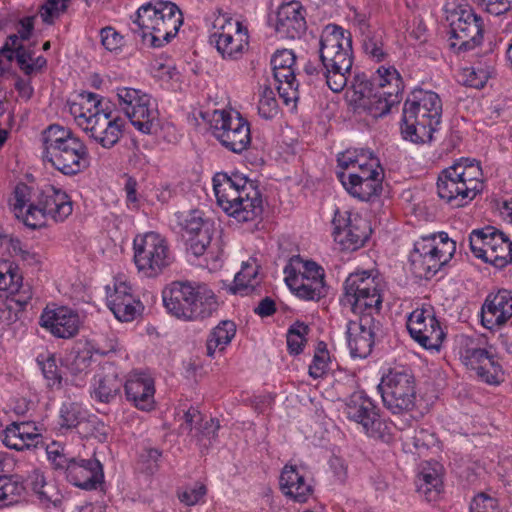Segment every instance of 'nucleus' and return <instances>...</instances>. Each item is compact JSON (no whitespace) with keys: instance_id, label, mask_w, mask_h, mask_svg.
<instances>
[{"instance_id":"f257e3e1","label":"nucleus","mask_w":512,"mask_h":512,"mask_svg":"<svg viewBox=\"0 0 512 512\" xmlns=\"http://www.w3.org/2000/svg\"><path fill=\"white\" fill-rule=\"evenodd\" d=\"M9 205L16 218L31 229L44 227L48 217L55 222H63L73 211L69 195L51 185L34 191L25 183H18Z\"/></svg>"},{"instance_id":"f03ea898","label":"nucleus","mask_w":512,"mask_h":512,"mask_svg":"<svg viewBox=\"0 0 512 512\" xmlns=\"http://www.w3.org/2000/svg\"><path fill=\"white\" fill-rule=\"evenodd\" d=\"M69 111L77 126L105 149L114 147L123 135V119L105 112L95 93H80L77 100L70 103Z\"/></svg>"},{"instance_id":"7ed1b4c3","label":"nucleus","mask_w":512,"mask_h":512,"mask_svg":"<svg viewBox=\"0 0 512 512\" xmlns=\"http://www.w3.org/2000/svg\"><path fill=\"white\" fill-rule=\"evenodd\" d=\"M319 53L327 86L335 93L341 92L348 84L353 64L350 32L335 24L327 25L320 37Z\"/></svg>"},{"instance_id":"20e7f679","label":"nucleus","mask_w":512,"mask_h":512,"mask_svg":"<svg viewBox=\"0 0 512 512\" xmlns=\"http://www.w3.org/2000/svg\"><path fill=\"white\" fill-rule=\"evenodd\" d=\"M442 103L432 91L414 90L403 107L401 134L413 143H426L432 140L433 132L440 125Z\"/></svg>"},{"instance_id":"39448f33","label":"nucleus","mask_w":512,"mask_h":512,"mask_svg":"<svg viewBox=\"0 0 512 512\" xmlns=\"http://www.w3.org/2000/svg\"><path fill=\"white\" fill-rule=\"evenodd\" d=\"M163 303L169 313L184 320L205 319L218 309L216 296L206 285L182 281L163 290Z\"/></svg>"},{"instance_id":"423d86ee","label":"nucleus","mask_w":512,"mask_h":512,"mask_svg":"<svg viewBox=\"0 0 512 512\" xmlns=\"http://www.w3.org/2000/svg\"><path fill=\"white\" fill-rule=\"evenodd\" d=\"M44 157L65 175H75L89 165L88 150L70 129L50 125L43 132Z\"/></svg>"},{"instance_id":"0eeeda50","label":"nucleus","mask_w":512,"mask_h":512,"mask_svg":"<svg viewBox=\"0 0 512 512\" xmlns=\"http://www.w3.org/2000/svg\"><path fill=\"white\" fill-rule=\"evenodd\" d=\"M182 22V13L172 2L143 5L135 20L142 37L150 36L154 47H161L175 37Z\"/></svg>"},{"instance_id":"6e6552de","label":"nucleus","mask_w":512,"mask_h":512,"mask_svg":"<svg viewBox=\"0 0 512 512\" xmlns=\"http://www.w3.org/2000/svg\"><path fill=\"white\" fill-rule=\"evenodd\" d=\"M450 10V49L459 59L475 57V49L481 44V23L465 0H455Z\"/></svg>"},{"instance_id":"1a4fd4ad","label":"nucleus","mask_w":512,"mask_h":512,"mask_svg":"<svg viewBox=\"0 0 512 512\" xmlns=\"http://www.w3.org/2000/svg\"><path fill=\"white\" fill-rule=\"evenodd\" d=\"M133 250L138 271L150 278L160 275L173 260L167 240L156 232L137 235Z\"/></svg>"},{"instance_id":"9d476101","label":"nucleus","mask_w":512,"mask_h":512,"mask_svg":"<svg viewBox=\"0 0 512 512\" xmlns=\"http://www.w3.org/2000/svg\"><path fill=\"white\" fill-rule=\"evenodd\" d=\"M210 42L215 44L218 53L225 60L242 58L249 48L247 27L226 14H219L213 21Z\"/></svg>"},{"instance_id":"9b49d317","label":"nucleus","mask_w":512,"mask_h":512,"mask_svg":"<svg viewBox=\"0 0 512 512\" xmlns=\"http://www.w3.org/2000/svg\"><path fill=\"white\" fill-rule=\"evenodd\" d=\"M382 400L394 414L411 411L415 406L416 386L413 374L406 370H391L378 385Z\"/></svg>"},{"instance_id":"f8f14e48","label":"nucleus","mask_w":512,"mask_h":512,"mask_svg":"<svg viewBox=\"0 0 512 512\" xmlns=\"http://www.w3.org/2000/svg\"><path fill=\"white\" fill-rule=\"evenodd\" d=\"M470 247L475 257L498 269L512 262V242L494 227L474 230L470 235Z\"/></svg>"},{"instance_id":"ddd939ff","label":"nucleus","mask_w":512,"mask_h":512,"mask_svg":"<svg viewBox=\"0 0 512 512\" xmlns=\"http://www.w3.org/2000/svg\"><path fill=\"white\" fill-rule=\"evenodd\" d=\"M211 129L222 146L233 153H241L251 144L250 125L237 112L214 111Z\"/></svg>"},{"instance_id":"4468645a","label":"nucleus","mask_w":512,"mask_h":512,"mask_svg":"<svg viewBox=\"0 0 512 512\" xmlns=\"http://www.w3.org/2000/svg\"><path fill=\"white\" fill-rule=\"evenodd\" d=\"M456 341L460 345V359L476 376L490 385H497L503 381V370L498 360L485 349L477 346L474 339L459 336Z\"/></svg>"},{"instance_id":"2eb2a0df","label":"nucleus","mask_w":512,"mask_h":512,"mask_svg":"<svg viewBox=\"0 0 512 512\" xmlns=\"http://www.w3.org/2000/svg\"><path fill=\"white\" fill-rule=\"evenodd\" d=\"M481 176L480 166L469 158L450 166V202L459 199V207L471 202L482 189Z\"/></svg>"},{"instance_id":"dca6fc26","label":"nucleus","mask_w":512,"mask_h":512,"mask_svg":"<svg viewBox=\"0 0 512 512\" xmlns=\"http://www.w3.org/2000/svg\"><path fill=\"white\" fill-rule=\"evenodd\" d=\"M410 336L421 347L438 351L445 339L439 321L430 308H417L407 319Z\"/></svg>"},{"instance_id":"f3484780","label":"nucleus","mask_w":512,"mask_h":512,"mask_svg":"<svg viewBox=\"0 0 512 512\" xmlns=\"http://www.w3.org/2000/svg\"><path fill=\"white\" fill-rule=\"evenodd\" d=\"M332 223L335 241L346 250L354 251L361 248L369 239L372 231L366 219L348 211L343 213L337 211Z\"/></svg>"},{"instance_id":"a211bd4d","label":"nucleus","mask_w":512,"mask_h":512,"mask_svg":"<svg viewBox=\"0 0 512 512\" xmlns=\"http://www.w3.org/2000/svg\"><path fill=\"white\" fill-rule=\"evenodd\" d=\"M447 262L445 252L435 243V236L421 238L410 254L411 270L420 279H431Z\"/></svg>"},{"instance_id":"6ab92c4d","label":"nucleus","mask_w":512,"mask_h":512,"mask_svg":"<svg viewBox=\"0 0 512 512\" xmlns=\"http://www.w3.org/2000/svg\"><path fill=\"white\" fill-rule=\"evenodd\" d=\"M296 56L292 50H278L271 59L277 91L285 105L293 104L299 99L298 82L295 77Z\"/></svg>"},{"instance_id":"aec40b11","label":"nucleus","mask_w":512,"mask_h":512,"mask_svg":"<svg viewBox=\"0 0 512 512\" xmlns=\"http://www.w3.org/2000/svg\"><path fill=\"white\" fill-rule=\"evenodd\" d=\"M252 182L239 174L228 176L217 173L213 178V189L217 204L227 214L233 206L248 194V188H254Z\"/></svg>"},{"instance_id":"412c9836","label":"nucleus","mask_w":512,"mask_h":512,"mask_svg":"<svg viewBox=\"0 0 512 512\" xmlns=\"http://www.w3.org/2000/svg\"><path fill=\"white\" fill-rule=\"evenodd\" d=\"M377 323L372 315H359L347 324V343L352 357L366 358L374 345Z\"/></svg>"},{"instance_id":"4be33fe9","label":"nucleus","mask_w":512,"mask_h":512,"mask_svg":"<svg viewBox=\"0 0 512 512\" xmlns=\"http://www.w3.org/2000/svg\"><path fill=\"white\" fill-rule=\"evenodd\" d=\"M512 318V292L500 289L489 293L481 308L482 325L489 329H498Z\"/></svg>"},{"instance_id":"5701e85b","label":"nucleus","mask_w":512,"mask_h":512,"mask_svg":"<svg viewBox=\"0 0 512 512\" xmlns=\"http://www.w3.org/2000/svg\"><path fill=\"white\" fill-rule=\"evenodd\" d=\"M107 305L114 316L122 321H133L141 315L144 307L131 293V287L125 282H115L113 288L107 287Z\"/></svg>"},{"instance_id":"b1692460","label":"nucleus","mask_w":512,"mask_h":512,"mask_svg":"<svg viewBox=\"0 0 512 512\" xmlns=\"http://www.w3.org/2000/svg\"><path fill=\"white\" fill-rule=\"evenodd\" d=\"M274 26L280 38H300L306 31V20L302 5L298 1L282 4L277 10Z\"/></svg>"},{"instance_id":"393cba45","label":"nucleus","mask_w":512,"mask_h":512,"mask_svg":"<svg viewBox=\"0 0 512 512\" xmlns=\"http://www.w3.org/2000/svg\"><path fill=\"white\" fill-rule=\"evenodd\" d=\"M346 415L349 419L361 424L370 437L383 436L382 429L385 425L371 400L362 396L352 398L346 406Z\"/></svg>"},{"instance_id":"a878e982","label":"nucleus","mask_w":512,"mask_h":512,"mask_svg":"<svg viewBox=\"0 0 512 512\" xmlns=\"http://www.w3.org/2000/svg\"><path fill=\"white\" fill-rule=\"evenodd\" d=\"M66 477L77 487L86 490L96 489L104 479L103 467L96 458H74L67 468Z\"/></svg>"},{"instance_id":"bb28decb","label":"nucleus","mask_w":512,"mask_h":512,"mask_svg":"<svg viewBox=\"0 0 512 512\" xmlns=\"http://www.w3.org/2000/svg\"><path fill=\"white\" fill-rule=\"evenodd\" d=\"M41 326L59 338H71L79 330V316L67 307L44 310L40 319Z\"/></svg>"},{"instance_id":"cd10ccee","label":"nucleus","mask_w":512,"mask_h":512,"mask_svg":"<svg viewBox=\"0 0 512 512\" xmlns=\"http://www.w3.org/2000/svg\"><path fill=\"white\" fill-rule=\"evenodd\" d=\"M445 469L438 463H426L417 475V491L429 502L436 501L445 491Z\"/></svg>"},{"instance_id":"c85d7f7f","label":"nucleus","mask_w":512,"mask_h":512,"mask_svg":"<svg viewBox=\"0 0 512 512\" xmlns=\"http://www.w3.org/2000/svg\"><path fill=\"white\" fill-rule=\"evenodd\" d=\"M125 394L127 400L144 411H150L154 407V381L143 374L132 375L125 383Z\"/></svg>"},{"instance_id":"c756f323","label":"nucleus","mask_w":512,"mask_h":512,"mask_svg":"<svg viewBox=\"0 0 512 512\" xmlns=\"http://www.w3.org/2000/svg\"><path fill=\"white\" fill-rule=\"evenodd\" d=\"M3 433V443L17 451L36 447L41 440V434L33 422H13Z\"/></svg>"},{"instance_id":"7c9ffc66","label":"nucleus","mask_w":512,"mask_h":512,"mask_svg":"<svg viewBox=\"0 0 512 512\" xmlns=\"http://www.w3.org/2000/svg\"><path fill=\"white\" fill-rule=\"evenodd\" d=\"M280 488L283 494L295 502L304 503L312 494V487L301 475L296 466L286 465L280 475Z\"/></svg>"},{"instance_id":"2f4dec72","label":"nucleus","mask_w":512,"mask_h":512,"mask_svg":"<svg viewBox=\"0 0 512 512\" xmlns=\"http://www.w3.org/2000/svg\"><path fill=\"white\" fill-rule=\"evenodd\" d=\"M126 116L138 131L145 134L156 132L160 126L158 107L151 96Z\"/></svg>"},{"instance_id":"473e14b6","label":"nucleus","mask_w":512,"mask_h":512,"mask_svg":"<svg viewBox=\"0 0 512 512\" xmlns=\"http://www.w3.org/2000/svg\"><path fill=\"white\" fill-rule=\"evenodd\" d=\"M285 282L297 297L304 300L318 301L326 294L324 278H309L291 274L285 277Z\"/></svg>"},{"instance_id":"72a5a7b5","label":"nucleus","mask_w":512,"mask_h":512,"mask_svg":"<svg viewBox=\"0 0 512 512\" xmlns=\"http://www.w3.org/2000/svg\"><path fill=\"white\" fill-rule=\"evenodd\" d=\"M263 212L262 198L256 187L248 188L242 200L236 203L228 216L233 217L237 222H252L260 218Z\"/></svg>"},{"instance_id":"f704fd0d","label":"nucleus","mask_w":512,"mask_h":512,"mask_svg":"<svg viewBox=\"0 0 512 512\" xmlns=\"http://www.w3.org/2000/svg\"><path fill=\"white\" fill-rule=\"evenodd\" d=\"M382 301L380 284L376 285V291L374 292L370 289H364V291L355 292V297L343 299V302L350 305L352 311L360 316L379 314Z\"/></svg>"},{"instance_id":"c9c22d12","label":"nucleus","mask_w":512,"mask_h":512,"mask_svg":"<svg viewBox=\"0 0 512 512\" xmlns=\"http://www.w3.org/2000/svg\"><path fill=\"white\" fill-rule=\"evenodd\" d=\"M380 96L392 97L390 101H400L404 89L402 78L399 72L392 66H380L377 69V76L374 78Z\"/></svg>"},{"instance_id":"e433bc0d","label":"nucleus","mask_w":512,"mask_h":512,"mask_svg":"<svg viewBox=\"0 0 512 512\" xmlns=\"http://www.w3.org/2000/svg\"><path fill=\"white\" fill-rule=\"evenodd\" d=\"M338 178L345 189L353 196L362 201H369L380 194L382 190V178L363 179L352 181L347 179L346 172H338Z\"/></svg>"},{"instance_id":"4c0bfd02","label":"nucleus","mask_w":512,"mask_h":512,"mask_svg":"<svg viewBox=\"0 0 512 512\" xmlns=\"http://www.w3.org/2000/svg\"><path fill=\"white\" fill-rule=\"evenodd\" d=\"M491 72V67L488 65L481 63L468 65L465 63L459 66L455 78L458 83L464 86L480 89L487 83Z\"/></svg>"},{"instance_id":"58836bf2","label":"nucleus","mask_w":512,"mask_h":512,"mask_svg":"<svg viewBox=\"0 0 512 512\" xmlns=\"http://www.w3.org/2000/svg\"><path fill=\"white\" fill-rule=\"evenodd\" d=\"M236 334V325L230 320L221 321L207 338L206 351L209 357H214L217 351L222 352Z\"/></svg>"},{"instance_id":"ea45409f","label":"nucleus","mask_w":512,"mask_h":512,"mask_svg":"<svg viewBox=\"0 0 512 512\" xmlns=\"http://www.w3.org/2000/svg\"><path fill=\"white\" fill-rule=\"evenodd\" d=\"M259 265L255 258L243 262L241 270L235 275L234 285L231 288L234 293L248 295L259 284Z\"/></svg>"},{"instance_id":"a19ab883","label":"nucleus","mask_w":512,"mask_h":512,"mask_svg":"<svg viewBox=\"0 0 512 512\" xmlns=\"http://www.w3.org/2000/svg\"><path fill=\"white\" fill-rule=\"evenodd\" d=\"M0 52L8 61H12L15 58L19 68L24 73L27 69L31 70L29 65L33 62V53L31 50L26 49L22 43H18L16 36H8Z\"/></svg>"},{"instance_id":"79ce46f5","label":"nucleus","mask_w":512,"mask_h":512,"mask_svg":"<svg viewBox=\"0 0 512 512\" xmlns=\"http://www.w3.org/2000/svg\"><path fill=\"white\" fill-rule=\"evenodd\" d=\"M378 284H380L379 280L375 276H372L370 272L363 271L352 273L345 281V294L343 299L355 297V292H361L364 291V289H370L374 292Z\"/></svg>"},{"instance_id":"37998d69","label":"nucleus","mask_w":512,"mask_h":512,"mask_svg":"<svg viewBox=\"0 0 512 512\" xmlns=\"http://www.w3.org/2000/svg\"><path fill=\"white\" fill-rule=\"evenodd\" d=\"M285 277L294 274V276H303L309 278H324V270L313 261H304L299 256L291 258L289 264L284 269Z\"/></svg>"},{"instance_id":"c03bdc74","label":"nucleus","mask_w":512,"mask_h":512,"mask_svg":"<svg viewBox=\"0 0 512 512\" xmlns=\"http://www.w3.org/2000/svg\"><path fill=\"white\" fill-rule=\"evenodd\" d=\"M116 96L118 106L125 115L131 113L137 106L150 97V95L145 92L130 87L117 88Z\"/></svg>"},{"instance_id":"a18cd8bd","label":"nucleus","mask_w":512,"mask_h":512,"mask_svg":"<svg viewBox=\"0 0 512 512\" xmlns=\"http://www.w3.org/2000/svg\"><path fill=\"white\" fill-rule=\"evenodd\" d=\"M24 492L21 482L12 476H0V506H9L18 502Z\"/></svg>"},{"instance_id":"49530a36","label":"nucleus","mask_w":512,"mask_h":512,"mask_svg":"<svg viewBox=\"0 0 512 512\" xmlns=\"http://www.w3.org/2000/svg\"><path fill=\"white\" fill-rule=\"evenodd\" d=\"M22 276L8 263H0V297L16 293L21 288Z\"/></svg>"},{"instance_id":"de8ad7c7","label":"nucleus","mask_w":512,"mask_h":512,"mask_svg":"<svg viewBox=\"0 0 512 512\" xmlns=\"http://www.w3.org/2000/svg\"><path fill=\"white\" fill-rule=\"evenodd\" d=\"M59 425L61 428L71 429L81 428V424L86 421L81 407L77 403H64L60 409Z\"/></svg>"},{"instance_id":"09e8293b","label":"nucleus","mask_w":512,"mask_h":512,"mask_svg":"<svg viewBox=\"0 0 512 512\" xmlns=\"http://www.w3.org/2000/svg\"><path fill=\"white\" fill-rule=\"evenodd\" d=\"M121 386V380L118 379L117 375L107 374L99 379L95 396L99 401L108 403L120 391Z\"/></svg>"},{"instance_id":"8fccbe9b","label":"nucleus","mask_w":512,"mask_h":512,"mask_svg":"<svg viewBox=\"0 0 512 512\" xmlns=\"http://www.w3.org/2000/svg\"><path fill=\"white\" fill-rule=\"evenodd\" d=\"M391 99L392 97L389 96H380V91L377 90L375 94L368 97V101L364 102L362 105L368 110L372 117L378 118L389 113L392 106L400 102L394 100L390 101Z\"/></svg>"},{"instance_id":"3c124183","label":"nucleus","mask_w":512,"mask_h":512,"mask_svg":"<svg viewBox=\"0 0 512 512\" xmlns=\"http://www.w3.org/2000/svg\"><path fill=\"white\" fill-rule=\"evenodd\" d=\"M70 0H47L39 9V15L46 24H53L63 13L66 12Z\"/></svg>"},{"instance_id":"603ef678","label":"nucleus","mask_w":512,"mask_h":512,"mask_svg":"<svg viewBox=\"0 0 512 512\" xmlns=\"http://www.w3.org/2000/svg\"><path fill=\"white\" fill-rule=\"evenodd\" d=\"M258 112L265 119H271L278 113V103L270 87L264 86L260 92Z\"/></svg>"},{"instance_id":"864d4df0","label":"nucleus","mask_w":512,"mask_h":512,"mask_svg":"<svg viewBox=\"0 0 512 512\" xmlns=\"http://www.w3.org/2000/svg\"><path fill=\"white\" fill-rule=\"evenodd\" d=\"M329 352L326 344L320 342L313 356L312 364L309 366V375L314 379L322 377L328 369Z\"/></svg>"},{"instance_id":"5fc2aeb1","label":"nucleus","mask_w":512,"mask_h":512,"mask_svg":"<svg viewBox=\"0 0 512 512\" xmlns=\"http://www.w3.org/2000/svg\"><path fill=\"white\" fill-rule=\"evenodd\" d=\"M346 177L349 180H363V179H374L381 177L383 179V170L376 157H370V163L362 168L352 169L350 172H346Z\"/></svg>"},{"instance_id":"6e6d98bb","label":"nucleus","mask_w":512,"mask_h":512,"mask_svg":"<svg viewBox=\"0 0 512 512\" xmlns=\"http://www.w3.org/2000/svg\"><path fill=\"white\" fill-rule=\"evenodd\" d=\"M308 326L303 323L293 325L287 334V346L290 353L299 354L306 342L305 335L308 333Z\"/></svg>"},{"instance_id":"4d7b16f0","label":"nucleus","mask_w":512,"mask_h":512,"mask_svg":"<svg viewBox=\"0 0 512 512\" xmlns=\"http://www.w3.org/2000/svg\"><path fill=\"white\" fill-rule=\"evenodd\" d=\"M212 239L211 229H203L200 234L186 238L187 249L196 257L203 255Z\"/></svg>"},{"instance_id":"13d9d810","label":"nucleus","mask_w":512,"mask_h":512,"mask_svg":"<svg viewBox=\"0 0 512 512\" xmlns=\"http://www.w3.org/2000/svg\"><path fill=\"white\" fill-rule=\"evenodd\" d=\"M470 512H501V510L496 497L481 492L472 499Z\"/></svg>"},{"instance_id":"bf43d9fd","label":"nucleus","mask_w":512,"mask_h":512,"mask_svg":"<svg viewBox=\"0 0 512 512\" xmlns=\"http://www.w3.org/2000/svg\"><path fill=\"white\" fill-rule=\"evenodd\" d=\"M106 430L107 429L104 423H102L96 417H94L86 419V421L81 424V428L79 429L78 433L81 434L83 437H92L100 442H103L107 439Z\"/></svg>"},{"instance_id":"052dcab7","label":"nucleus","mask_w":512,"mask_h":512,"mask_svg":"<svg viewBox=\"0 0 512 512\" xmlns=\"http://www.w3.org/2000/svg\"><path fill=\"white\" fill-rule=\"evenodd\" d=\"M363 50L369 58L376 62H381L387 57L382 39L376 35L367 36L364 39Z\"/></svg>"},{"instance_id":"680f3d73","label":"nucleus","mask_w":512,"mask_h":512,"mask_svg":"<svg viewBox=\"0 0 512 512\" xmlns=\"http://www.w3.org/2000/svg\"><path fill=\"white\" fill-rule=\"evenodd\" d=\"M207 493V488L202 483H196L193 487H186L178 492V498L181 503L187 506L197 504Z\"/></svg>"},{"instance_id":"e2e57ef3","label":"nucleus","mask_w":512,"mask_h":512,"mask_svg":"<svg viewBox=\"0 0 512 512\" xmlns=\"http://www.w3.org/2000/svg\"><path fill=\"white\" fill-rule=\"evenodd\" d=\"M1 249H5L11 255H20L23 259H26V256L29 255V252L22 249L20 240L8 234L2 228H0V250Z\"/></svg>"},{"instance_id":"0e129e2a","label":"nucleus","mask_w":512,"mask_h":512,"mask_svg":"<svg viewBox=\"0 0 512 512\" xmlns=\"http://www.w3.org/2000/svg\"><path fill=\"white\" fill-rule=\"evenodd\" d=\"M42 372L48 380L49 386L59 387L61 385L62 376L54 357H49L42 363Z\"/></svg>"},{"instance_id":"69168bd1","label":"nucleus","mask_w":512,"mask_h":512,"mask_svg":"<svg viewBox=\"0 0 512 512\" xmlns=\"http://www.w3.org/2000/svg\"><path fill=\"white\" fill-rule=\"evenodd\" d=\"M101 42L108 51H116L123 45V37L112 27L101 29Z\"/></svg>"},{"instance_id":"338daca9","label":"nucleus","mask_w":512,"mask_h":512,"mask_svg":"<svg viewBox=\"0 0 512 512\" xmlns=\"http://www.w3.org/2000/svg\"><path fill=\"white\" fill-rule=\"evenodd\" d=\"M47 455L56 469H65V472L68 466H70V462L74 459V457L66 456L55 444L47 447Z\"/></svg>"},{"instance_id":"774afa93","label":"nucleus","mask_w":512,"mask_h":512,"mask_svg":"<svg viewBox=\"0 0 512 512\" xmlns=\"http://www.w3.org/2000/svg\"><path fill=\"white\" fill-rule=\"evenodd\" d=\"M488 13L492 15H501L509 11L512 7V0H477Z\"/></svg>"}]
</instances>
